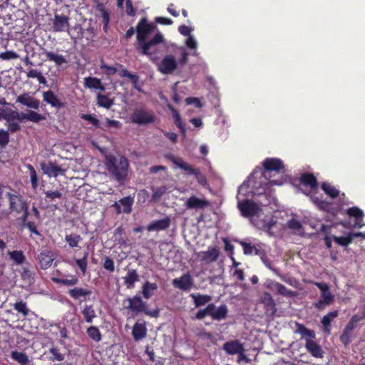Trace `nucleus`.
<instances>
[{"label":"nucleus","mask_w":365,"mask_h":365,"mask_svg":"<svg viewBox=\"0 0 365 365\" xmlns=\"http://www.w3.org/2000/svg\"><path fill=\"white\" fill-rule=\"evenodd\" d=\"M155 29V25L149 23L146 18L141 19L136 26L137 42L135 48L142 54L149 57L154 63H156L160 57L158 55L157 46L165 41L162 34H156L150 40L148 41V36Z\"/></svg>","instance_id":"nucleus-2"},{"label":"nucleus","mask_w":365,"mask_h":365,"mask_svg":"<svg viewBox=\"0 0 365 365\" xmlns=\"http://www.w3.org/2000/svg\"><path fill=\"white\" fill-rule=\"evenodd\" d=\"M365 319V305L361 307L359 309V312L355 314H354L347 324L346 325V327L347 329L354 330L355 328L357 327L358 324L364 320Z\"/></svg>","instance_id":"nucleus-29"},{"label":"nucleus","mask_w":365,"mask_h":365,"mask_svg":"<svg viewBox=\"0 0 365 365\" xmlns=\"http://www.w3.org/2000/svg\"><path fill=\"white\" fill-rule=\"evenodd\" d=\"M227 309L225 305H221L219 307H216L212 304V310L210 312V316L215 320H222L227 317Z\"/></svg>","instance_id":"nucleus-31"},{"label":"nucleus","mask_w":365,"mask_h":365,"mask_svg":"<svg viewBox=\"0 0 365 365\" xmlns=\"http://www.w3.org/2000/svg\"><path fill=\"white\" fill-rule=\"evenodd\" d=\"M346 214L355 218L354 227L361 228L364 226V223L363 222L364 214L363 210L358 207H352L347 209Z\"/></svg>","instance_id":"nucleus-26"},{"label":"nucleus","mask_w":365,"mask_h":365,"mask_svg":"<svg viewBox=\"0 0 365 365\" xmlns=\"http://www.w3.org/2000/svg\"><path fill=\"white\" fill-rule=\"evenodd\" d=\"M287 225L289 229L297 230H300L302 227L301 222L294 218H292L291 220H289L287 222Z\"/></svg>","instance_id":"nucleus-61"},{"label":"nucleus","mask_w":365,"mask_h":365,"mask_svg":"<svg viewBox=\"0 0 365 365\" xmlns=\"http://www.w3.org/2000/svg\"><path fill=\"white\" fill-rule=\"evenodd\" d=\"M103 267L110 272H114L115 266L113 260L106 257L103 263Z\"/></svg>","instance_id":"nucleus-62"},{"label":"nucleus","mask_w":365,"mask_h":365,"mask_svg":"<svg viewBox=\"0 0 365 365\" xmlns=\"http://www.w3.org/2000/svg\"><path fill=\"white\" fill-rule=\"evenodd\" d=\"M97 103L99 106L108 109L114 104V102L113 99L109 98L107 96L98 93Z\"/></svg>","instance_id":"nucleus-42"},{"label":"nucleus","mask_w":365,"mask_h":365,"mask_svg":"<svg viewBox=\"0 0 365 365\" xmlns=\"http://www.w3.org/2000/svg\"><path fill=\"white\" fill-rule=\"evenodd\" d=\"M219 256L220 250L217 247H209L207 251H202L198 253V257L200 260L206 263H211L217 261Z\"/></svg>","instance_id":"nucleus-15"},{"label":"nucleus","mask_w":365,"mask_h":365,"mask_svg":"<svg viewBox=\"0 0 365 365\" xmlns=\"http://www.w3.org/2000/svg\"><path fill=\"white\" fill-rule=\"evenodd\" d=\"M97 9L101 13V16L102 18V22H103V30L104 32L107 33L108 31V25L110 22V13L105 9L103 5L99 4L97 6Z\"/></svg>","instance_id":"nucleus-35"},{"label":"nucleus","mask_w":365,"mask_h":365,"mask_svg":"<svg viewBox=\"0 0 365 365\" xmlns=\"http://www.w3.org/2000/svg\"><path fill=\"white\" fill-rule=\"evenodd\" d=\"M11 357L15 361H18L22 365H26L29 362V358L27 355L22 352H19L17 351H14L11 352Z\"/></svg>","instance_id":"nucleus-48"},{"label":"nucleus","mask_w":365,"mask_h":365,"mask_svg":"<svg viewBox=\"0 0 365 365\" xmlns=\"http://www.w3.org/2000/svg\"><path fill=\"white\" fill-rule=\"evenodd\" d=\"M317 287L321 289L322 291V295L321 297H333L329 292V287L327 284L320 282L317 283Z\"/></svg>","instance_id":"nucleus-63"},{"label":"nucleus","mask_w":365,"mask_h":365,"mask_svg":"<svg viewBox=\"0 0 365 365\" xmlns=\"http://www.w3.org/2000/svg\"><path fill=\"white\" fill-rule=\"evenodd\" d=\"M18 58V55L13 51H6L5 52L0 53V58L3 60H11Z\"/></svg>","instance_id":"nucleus-59"},{"label":"nucleus","mask_w":365,"mask_h":365,"mask_svg":"<svg viewBox=\"0 0 365 365\" xmlns=\"http://www.w3.org/2000/svg\"><path fill=\"white\" fill-rule=\"evenodd\" d=\"M85 319L87 322L90 323L92 322L93 319L96 317V312L94 309H93L92 306H88L86 305L83 312H82Z\"/></svg>","instance_id":"nucleus-49"},{"label":"nucleus","mask_w":365,"mask_h":365,"mask_svg":"<svg viewBox=\"0 0 365 365\" xmlns=\"http://www.w3.org/2000/svg\"><path fill=\"white\" fill-rule=\"evenodd\" d=\"M92 292L90 289L81 287H75L69 290L68 294L71 297H86L90 295Z\"/></svg>","instance_id":"nucleus-46"},{"label":"nucleus","mask_w":365,"mask_h":365,"mask_svg":"<svg viewBox=\"0 0 365 365\" xmlns=\"http://www.w3.org/2000/svg\"><path fill=\"white\" fill-rule=\"evenodd\" d=\"M133 339L136 341L145 338L147 335V329L145 322H137L132 329Z\"/></svg>","instance_id":"nucleus-25"},{"label":"nucleus","mask_w":365,"mask_h":365,"mask_svg":"<svg viewBox=\"0 0 365 365\" xmlns=\"http://www.w3.org/2000/svg\"><path fill=\"white\" fill-rule=\"evenodd\" d=\"M262 167H256L252 171V187L265 190L268 187L282 185V179L272 180L276 175L284 173V162L277 158H267L262 163Z\"/></svg>","instance_id":"nucleus-1"},{"label":"nucleus","mask_w":365,"mask_h":365,"mask_svg":"<svg viewBox=\"0 0 365 365\" xmlns=\"http://www.w3.org/2000/svg\"><path fill=\"white\" fill-rule=\"evenodd\" d=\"M81 118L82 119H83V120H86L88 121L90 123L93 124L96 128L103 129V128L101 127L99 120L97 118L93 116L92 115H90V114H82Z\"/></svg>","instance_id":"nucleus-56"},{"label":"nucleus","mask_w":365,"mask_h":365,"mask_svg":"<svg viewBox=\"0 0 365 365\" xmlns=\"http://www.w3.org/2000/svg\"><path fill=\"white\" fill-rule=\"evenodd\" d=\"M14 309L19 313H21L24 317L29 314V309L26 307V304L22 301L14 304Z\"/></svg>","instance_id":"nucleus-55"},{"label":"nucleus","mask_w":365,"mask_h":365,"mask_svg":"<svg viewBox=\"0 0 365 365\" xmlns=\"http://www.w3.org/2000/svg\"><path fill=\"white\" fill-rule=\"evenodd\" d=\"M26 168L29 171L31 187L34 190H36L38 186V178L36 171L31 164H28Z\"/></svg>","instance_id":"nucleus-44"},{"label":"nucleus","mask_w":365,"mask_h":365,"mask_svg":"<svg viewBox=\"0 0 365 365\" xmlns=\"http://www.w3.org/2000/svg\"><path fill=\"white\" fill-rule=\"evenodd\" d=\"M85 87L88 88L100 89L104 91L105 88L101 83V81L96 77H87L85 78Z\"/></svg>","instance_id":"nucleus-36"},{"label":"nucleus","mask_w":365,"mask_h":365,"mask_svg":"<svg viewBox=\"0 0 365 365\" xmlns=\"http://www.w3.org/2000/svg\"><path fill=\"white\" fill-rule=\"evenodd\" d=\"M351 331L352 330L347 329V327H345L344 329L343 330L342 334H341L339 339L340 341L345 346H348L351 342Z\"/></svg>","instance_id":"nucleus-50"},{"label":"nucleus","mask_w":365,"mask_h":365,"mask_svg":"<svg viewBox=\"0 0 365 365\" xmlns=\"http://www.w3.org/2000/svg\"><path fill=\"white\" fill-rule=\"evenodd\" d=\"M10 140L9 131L0 129V146H6Z\"/></svg>","instance_id":"nucleus-57"},{"label":"nucleus","mask_w":365,"mask_h":365,"mask_svg":"<svg viewBox=\"0 0 365 365\" xmlns=\"http://www.w3.org/2000/svg\"><path fill=\"white\" fill-rule=\"evenodd\" d=\"M158 289V284L155 282H145L142 287L143 297H151Z\"/></svg>","instance_id":"nucleus-41"},{"label":"nucleus","mask_w":365,"mask_h":365,"mask_svg":"<svg viewBox=\"0 0 365 365\" xmlns=\"http://www.w3.org/2000/svg\"><path fill=\"white\" fill-rule=\"evenodd\" d=\"M332 239L338 245L344 247L348 246L349 244L352 242V237H351L350 233L347 236L337 237L333 235Z\"/></svg>","instance_id":"nucleus-47"},{"label":"nucleus","mask_w":365,"mask_h":365,"mask_svg":"<svg viewBox=\"0 0 365 365\" xmlns=\"http://www.w3.org/2000/svg\"><path fill=\"white\" fill-rule=\"evenodd\" d=\"M43 100L56 109H61L66 106V103L61 101L51 90L43 93Z\"/></svg>","instance_id":"nucleus-16"},{"label":"nucleus","mask_w":365,"mask_h":365,"mask_svg":"<svg viewBox=\"0 0 365 365\" xmlns=\"http://www.w3.org/2000/svg\"><path fill=\"white\" fill-rule=\"evenodd\" d=\"M9 255L11 259L13 260L16 264H21L26 260V257L21 250H14L9 252Z\"/></svg>","instance_id":"nucleus-43"},{"label":"nucleus","mask_w":365,"mask_h":365,"mask_svg":"<svg viewBox=\"0 0 365 365\" xmlns=\"http://www.w3.org/2000/svg\"><path fill=\"white\" fill-rule=\"evenodd\" d=\"M177 61L172 55H166L158 65V70L163 74L173 73L177 68Z\"/></svg>","instance_id":"nucleus-11"},{"label":"nucleus","mask_w":365,"mask_h":365,"mask_svg":"<svg viewBox=\"0 0 365 365\" xmlns=\"http://www.w3.org/2000/svg\"><path fill=\"white\" fill-rule=\"evenodd\" d=\"M21 279L29 284H31L34 280L31 271L27 267H23L21 272Z\"/></svg>","instance_id":"nucleus-54"},{"label":"nucleus","mask_w":365,"mask_h":365,"mask_svg":"<svg viewBox=\"0 0 365 365\" xmlns=\"http://www.w3.org/2000/svg\"><path fill=\"white\" fill-rule=\"evenodd\" d=\"M55 259L54 254L51 250H44L38 255L40 267L42 269L49 268Z\"/></svg>","instance_id":"nucleus-19"},{"label":"nucleus","mask_w":365,"mask_h":365,"mask_svg":"<svg viewBox=\"0 0 365 365\" xmlns=\"http://www.w3.org/2000/svg\"><path fill=\"white\" fill-rule=\"evenodd\" d=\"M321 187L327 195L333 199L339 196V191L329 182H323Z\"/></svg>","instance_id":"nucleus-40"},{"label":"nucleus","mask_w":365,"mask_h":365,"mask_svg":"<svg viewBox=\"0 0 365 365\" xmlns=\"http://www.w3.org/2000/svg\"><path fill=\"white\" fill-rule=\"evenodd\" d=\"M82 240L81 235L76 233H71L70 235H66L65 237L66 242L68 243L69 247L72 249L78 247Z\"/></svg>","instance_id":"nucleus-37"},{"label":"nucleus","mask_w":365,"mask_h":365,"mask_svg":"<svg viewBox=\"0 0 365 365\" xmlns=\"http://www.w3.org/2000/svg\"><path fill=\"white\" fill-rule=\"evenodd\" d=\"M185 205V207L188 210H203L210 205V202L205 199H201L195 195H192L187 198Z\"/></svg>","instance_id":"nucleus-17"},{"label":"nucleus","mask_w":365,"mask_h":365,"mask_svg":"<svg viewBox=\"0 0 365 365\" xmlns=\"http://www.w3.org/2000/svg\"><path fill=\"white\" fill-rule=\"evenodd\" d=\"M299 182L302 185L309 187L312 191L317 190L318 189L317 179L312 173H305L302 174Z\"/></svg>","instance_id":"nucleus-24"},{"label":"nucleus","mask_w":365,"mask_h":365,"mask_svg":"<svg viewBox=\"0 0 365 365\" xmlns=\"http://www.w3.org/2000/svg\"><path fill=\"white\" fill-rule=\"evenodd\" d=\"M250 179L251 174L247 177V180L239 187L237 195L239 209L245 217H251V199L248 198V195L251 192L249 185Z\"/></svg>","instance_id":"nucleus-4"},{"label":"nucleus","mask_w":365,"mask_h":365,"mask_svg":"<svg viewBox=\"0 0 365 365\" xmlns=\"http://www.w3.org/2000/svg\"><path fill=\"white\" fill-rule=\"evenodd\" d=\"M108 170L114 176L118 182L123 181L128 174L129 166L128 160L126 158L121 156L119 161L115 157H110L106 163Z\"/></svg>","instance_id":"nucleus-5"},{"label":"nucleus","mask_w":365,"mask_h":365,"mask_svg":"<svg viewBox=\"0 0 365 365\" xmlns=\"http://www.w3.org/2000/svg\"><path fill=\"white\" fill-rule=\"evenodd\" d=\"M41 53L45 55L46 60L51 62H53L55 66L57 67L61 66L64 63H67V59L66 56L58 54L52 51H48L44 48H41Z\"/></svg>","instance_id":"nucleus-20"},{"label":"nucleus","mask_w":365,"mask_h":365,"mask_svg":"<svg viewBox=\"0 0 365 365\" xmlns=\"http://www.w3.org/2000/svg\"><path fill=\"white\" fill-rule=\"evenodd\" d=\"M127 302L128 305L126 307L133 312L137 313L143 312L146 315L155 318L159 316L160 310L158 307H156L153 309H149L145 303L142 301V298H128Z\"/></svg>","instance_id":"nucleus-8"},{"label":"nucleus","mask_w":365,"mask_h":365,"mask_svg":"<svg viewBox=\"0 0 365 365\" xmlns=\"http://www.w3.org/2000/svg\"><path fill=\"white\" fill-rule=\"evenodd\" d=\"M255 312H259L258 317H265L267 320L273 317L277 312L276 303L273 298H260V300L256 304Z\"/></svg>","instance_id":"nucleus-7"},{"label":"nucleus","mask_w":365,"mask_h":365,"mask_svg":"<svg viewBox=\"0 0 365 365\" xmlns=\"http://www.w3.org/2000/svg\"><path fill=\"white\" fill-rule=\"evenodd\" d=\"M22 117L23 120H26L36 123L46 119V116L44 115L31 110H29L26 113H22Z\"/></svg>","instance_id":"nucleus-33"},{"label":"nucleus","mask_w":365,"mask_h":365,"mask_svg":"<svg viewBox=\"0 0 365 365\" xmlns=\"http://www.w3.org/2000/svg\"><path fill=\"white\" fill-rule=\"evenodd\" d=\"M305 348L307 351L315 358L322 359L324 357V351L322 346L318 344L315 341L307 339L305 343Z\"/></svg>","instance_id":"nucleus-21"},{"label":"nucleus","mask_w":365,"mask_h":365,"mask_svg":"<svg viewBox=\"0 0 365 365\" xmlns=\"http://www.w3.org/2000/svg\"><path fill=\"white\" fill-rule=\"evenodd\" d=\"M123 279L124 285L128 289H133L135 287V283L139 281L140 277L136 269H129Z\"/></svg>","instance_id":"nucleus-28"},{"label":"nucleus","mask_w":365,"mask_h":365,"mask_svg":"<svg viewBox=\"0 0 365 365\" xmlns=\"http://www.w3.org/2000/svg\"><path fill=\"white\" fill-rule=\"evenodd\" d=\"M155 120V114L152 111H148L143 108H137L134 110L130 116L131 122L139 125L153 123Z\"/></svg>","instance_id":"nucleus-9"},{"label":"nucleus","mask_w":365,"mask_h":365,"mask_svg":"<svg viewBox=\"0 0 365 365\" xmlns=\"http://www.w3.org/2000/svg\"><path fill=\"white\" fill-rule=\"evenodd\" d=\"M87 334L92 339L99 341L101 339V334L96 327L91 326L87 329Z\"/></svg>","instance_id":"nucleus-52"},{"label":"nucleus","mask_w":365,"mask_h":365,"mask_svg":"<svg viewBox=\"0 0 365 365\" xmlns=\"http://www.w3.org/2000/svg\"><path fill=\"white\" fill-rule=\"evenodd\" d=\"M49 351L53 355V357L51 358L52 360L61 361L64 359V356L59 352L57 348L53 347L50 349Z\"/></svg>","instance_id":"nucleus-60"},{"label":"nucleus","mask_w":365,"mask_h":365,"mask_svg":"<svg viewBox=\"0 0 365 365\" xmlns=\"http://www.w3.org/2000/svg\"><path fill=\"white\" fill-rule=\"evenodd\" d=\"M296 333L301 334L302 338L305 339L313 340L316 337L314 331L307 329L304 324L296 323Z\"/></svg>","instance_id":"nucleus-32"},{"label":"nucleus","mask_w":365,"mask_h":365,"mask_svg":"<svg viewBox=\"0 0 365 365\" xmlns=\"http://www.w3.org/2000/svg\"><path fill=\"white\" fill-rule=\"evenodd\" d=\"M2 118L8 123L13 122L14 120L23 121L22 113H19L14 110H4L2 113Z\"/></svg>","instance_id":"nucleus-34"},{"label":"nucleus","mask_w":365,"mask_h":365,"mask_svg":"<svg viewBox=\"0 0 365 365\" xmlns=\"http://www.w3.org/2000/svg\"><path fill=\"white\" fill-rule=\"evenodd\" d=\"M88 256V252H86L82 258L75 259L76 265L78 267L83 275L86 274L87 270Z\"/></svg>","instance_id":"nucleus-45"},{"label":"nucleus","mask_w":365,"mask_h":365,"mask_svg":"<svg viewBox=\"0 0 365 365\" xmlns=\"http://www.w3.org/2000/svg\"><path fill=\"white\" fill-rule=\"evenodd\" d=\"M212 304H210L206 308L200 309L197 313L195 318L197 319H202L205 316L210 315V312L212 310Z\"/></svg>","instance_id":"nucleus-58"},{"label":"nucleus","mask_w":365,"mask_h":365,"mask_svg":"<svg viewBox=\"0 0 365 365\" xmlns=\"http://www.w3.org/2000/svg\"><path fill=\"white\" fill-rule=\"evenodd\" d=\"M167 158L178 168L189 173L190 174L195 175L199 170L198 168H193L192 166L185 163L182 158H175L173 155L170 154L167 155Z\"/></svg>","instance_id":"nucleus-27"},{"label":"nucleus","mask_w":365,"mask_h":365,"mask_svg":"<svg viewBox=\"0 0 365 365\" xmlns=\"http://www.w3.org/2000/svg\"><path fill=\"white\" fill-rule=\"evenodd\" d=\"M133 202L134 197L130 195L124 197L119 200V203L123 206V213L130 214L132 212Z\"/></svg>","instance_id":"nucleus-38"},{"label":"nucleus","mask_w":365,"mask_h":365,"mask_svg":"<svg viewBox=\"0 0 365 365\" xmlns=\"http://www.w3.org/2000/svg\"><path fill=\"white\" fill-rule=\"evenodd\" d=\"M170 217L167 216L163 219L151 222L148 225L147 230L149 232L165 230L170 227Z\"/></svg>","instance_id":"nucleus-23"},{"label":"nucleus","mask_w":365,"mask_h":365,"mask_svg":"<svg viewBox=\"0 0 365 365\" xmlns=\"http://www.w3.org/2000/svg\"><path fill=\"white\" fill-rule=\"evenodd\" d=\"M46 198L49 201L61 200L63 197V193L59 190H47L44 192Z\"/></svg>","instance_id":"nucleus-51"},{"label":"nucleus","mask_w":365,"mask_h":365,"mask_svg":"<svg viewBox=\"0 0 365 365\" xmlns=\"http://www.w3.org/2000/svg\"><path fill=\"white\" fill-rule=\"evenodd\" d=\"M267 287L274 294H280L284 297H292V293L289 292L283 284L279 282H272L267 285Z\"/></svg>","instance_id":"nucleus-30"},{"label":"nucleus","mask_w":365,"mask_h":365,"mask_svg":"<svg viewBox=\"0 0 365 365\" xmlns=\"http://www.w3.org/2000/svg\"><path fill=\"white\" fill-rule=\"evenodd\" d=\"M275 224L274 217L272 215H264L258 205L252 201V225L272 235L271 230Z\"/></svg>","instance_id":"nucleus-3"},{"label":"nucleus","mask_w":365,"mask_h":365,"mask_svg":"<svg viewBox=\"0 0 365 365\" xmlns=\"http://www.w3.org/2000/svg\"><path fill=\"white\" fill-rule=\"evenodd\" d=\"M307 196H309L310 200L317 206V207L323 211L329 212L331 204L327 200H322V196L317 195V190L310 192H303Z\"/></svg>","instance_id":"nucleus-12"},{"label":"nucleus","mask_w":365,"mask_h":365,"mask_svg":"<svg viewBox=\"0 0 365 365\" xmlns=\"http://www.w3.org/2000/svg\"><path fill=\"white\" fill-rule=\"evenodd\" d=\"M173 284L180 289L187 290L192 284V279L189 273H186L179 278L174 279Z\"/></svg>","instance_id":"nucleus-22"},{"label":"nucleus","mask_w":365,"mask_h":365,"mask_svg":"<svg viewBox=\"0 0 365 365\" xmlns=\"http://www.w3.org/2000/svg\"><path fill=\"white\" fill-rule=\"evenodd\" d=\"M7 197L9 202V210L11 212H15L16 214H22L19 220L21 222H25L29 215V205L27 202L19 195H18L8 192Z\"/></svg>","instance_id":"nucleus-6"},{"label":"nucleus","mask_w":365,"mask_h":365,"mask_svg":"<svg viewBox=\"0 0 365 365\" xmlns=\"http://www.w3.org/2000/svg\"><path fill=\"white\" fill-rule=\"evenodd\" d=\"M334 302V298H322L314 304V307L318 309H323Z\"/></svg>","instance_id":"nucleus-53"},{"label":"nucleus","mask_w":365,"mask_h":365,"mask_svg":"<svg viewBox=\"0 0 365 365\" xmlns=\"http://www.w3.org/2000/svg\"><path fill=\"white\" fill-rule=\"evenodd\" d=\"M125 12L127 15L130 16H134L135 15L136 11L130 0H126L125 1Z\"/></svg>","instance_id":"nucleus-64"},{"label":"nucleus","mask_w":365,"mask_h":365,"mask_svg":"<svg viewBox=\"0 0 365 365\" xmlns=\"http://www.w3.org/2000/svg\"><path fill=\"white\" fill-rule=\"evenodd\" d=\"M68 17L63 14H55L53 20V31L63 32L68 30Z\"/></svg>","instance_id":"nucleus-14"},{"label":"nucleus","mask_w":365,"mask_h":365,"mask_svg":"<svg viewBox=\"0 0 365 365\" xmlns=\"http://www.w3.org/2000/svg\"><path fill=\"white\" fill-rule=\"evenodd\" d=\"M41 168L43 173L47 175L48 177L56 178L59 175H63L65 172V170L58 165L56 163L52 161L41 163Z\"/></svg>","instance_id":"nucleus-13"},{"label":"nucleus","mask_w":365,"mask_h":365,"mask_svg":"<svg viewBox=\"0 0 365 365\" xmlns=\"http://www.w3.org/2000/svg\"><path fill=\"white\" fill-rule=\"evenodd\" d=\"M16 102L35 110H38L40 107L39 100L31 97L29 93H24L19 96Z\"/></svg>","instance_id":"nucleus-18"},{"label":"nucleus","mask_w":365,"mask_h":365,"mask_svg":"<svg viewBox=\"0 0 365 365\" xmlns=\"http://www.w3.org/2000/svg\"><path fill=\"white\" fill-rule=\"evenodd\" d=\"M223 349L228 354H238V361H241L245 360L246 362L249 361V359L243 354L244 349L242 345L237 340L226 342L223 345Z\"/></svg>","instance_id":"nucleus-10"},{"label":"nucleus","mask_w":365,"mask_h":365,"mask_svg":"<svg viewBox=\"0 0 365 365\" xmlns=\"http://www.w3.org/2000/svg\"><path fill=\"white\" fill-rule=\"evenodd\" d=\"M51 280L55 283L63 284L67 287L76 285L78 282L77 277L75 275L70 276V279L53 277H51Z\"/></svg>","instance_id":"nucleus-39"}]
</instances>
